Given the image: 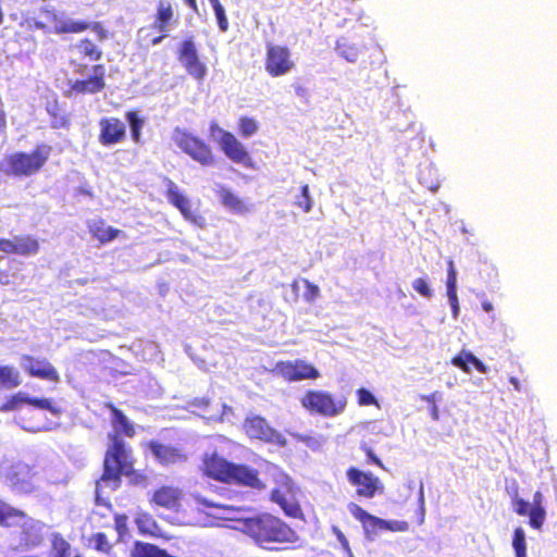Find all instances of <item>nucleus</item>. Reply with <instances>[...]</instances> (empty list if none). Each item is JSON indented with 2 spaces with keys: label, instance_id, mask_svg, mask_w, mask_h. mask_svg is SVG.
Instances as JSON below:
<instances>
[{
  "label": "nucleus",
  "instance_id": "obj_1",
  "mask_svg": "<svg viewBox=\"0 0 557 557\" xmlns=\"http://www.w3.org/2000/svg\"><path fill=\"white\" fill-rule=\"evenodd\" d=\"M240 530L263 548L272 543H295L298 540L292 528L270 513L245 518Z\"/></svg>",
  "mask_w": 557,
  "mask_h": 557
},
{
  "label": "nucleus",
  "instance_id": "obj_2",
  "mask_svg": "<svg viewBox=\"0 0 557 557\" xmlns=\"http://www.w3.org/2000/svg\"><path fill=\"white\" fill-rule=\"evenodd\" d=\"M111 441L104 459L103 474L96 484V500L99 505L108 504L102 494L107 490L115 491L121 484V475H128L133 469L124 441L116 435L112 436Z\"/></svg>",
  "mask_w": 557,
  "mask_h": 557
},
{
  "label": "nucleus",
  "instance_id": "obj_3",
  "mask_svg": "<svg viewBox=\"0 0 557 557\" xmlns=\"http://www.w3.org/2000/svg\"><path fill=\"white\" fill-rule=\"evenodd\" d=\"M205 472L219 481L239 483L251 487L260 486L256 471L246 466L231 463L216 454L205 460Z\"/></svg>",
  "mask_w": 557,
  "mask_h": 557
},
{
  "label": "nucleus",
  "instance_id": "obj_4",
  "mask_svg": "<svg viewBox=\"0 0 557 557\" xmlns=\"http://www.w3.org/2000/svg\"><path fill=\"white\" fill-rule=\"evenodd\" d=\"M51 147L47 145L37 146L30 153L14 152L7 156L1 162L2 170L13 176H30L36 174L47 162Z\"/></svg>",
  "mask_w": 557,
  "mask_h": 557
},
{
  "label": "nucleus",
  "instance_id": "obj_5",
  "mask_svg": "<svg viewBox=\"0 0 557 557\" xmlns=\"http://www.w3.org/2000/svg\"><path fill=\"white\" fill-rule=\"evenodd\" d=\"M0 478L15 493L28 494L38 486L33 467L23 461H4L0 467Z\"/></svg>",
  "mask_w": 557,
  "mask_h": 557
},
{
  "label": "nucleus",
  "instance_id": "obj_6",
  "mask_svg": "<svg viewBox=\"0 0 557 557\" xmlns=\"http://www.w3.org/2000/svg\"><path fill=\"white\" fill-rule=\"evenodd\" d=\"M172 139L175 145L194 161L203 166L213 164L214 157L211 148L199 137L193 135L186 129L176 127L173 131Z\"/></svg>",
  "mask_w": 557,
  "mask_h": 557
},
{
  "label": "nucleus",
  "instance_id": "obj_7",
  "mask_svg": "<svg viewBox=\"0 0 557 557\" xmlns=\"http://www.w3.org/2000/svg\"><path fill=\"white\" fill-rule=\"evenodd\" d=\"M16 524H21L25 529L27 545L37 546L41 543L42 537L37 533L41 531L42 524L27 518L23 511L0 499V525L12 527Z\"/></svg>",
  "mask_w": 557,
  "mask_h": 557
},
{
  "label": "nucleus",
  "instance_id": "obj_8",
  "mask_svg": "<svg viewBox=\"0 0 557 557\" xmlns=\"http://www.w3.org/2000/svg\"><path fill=\"white\" fill-rule=\"evenodd\" d=\"M301 404L309 411L324 417L338 416L346 406V401H336L330 393L323 391H309L302 397Z\"/></svg>",
  "mask_w": 557,
  "mask_h": 557
},
{
  "label": "nucleus",
  "instance_id": "obj_9",
  "mask_svg": "<svg viewBox=\"0 0 557 557\" xmlns=\"http://www.w3.org/2000/svg\"><path fill=\"white\" fill-rule=\"evenodd\" d=\"M294 67L295 62L292 60V53L288 48L278 45H268L265 70L271 76H283Z\"/></svg>",
  "mask_w": 557,
  "mask_h": 557
},
{
  "label": "nucleus",
  "instance_id": "obj_10",
  "mask_svg": "<svg viewBox=\"0 0 557 557\" xmlns=\"http://www.w3.org/2000/svg\"><path fill=\"white\" fill-rule=\"evenodd\" d=\"M244 429L251 438L261 440L282 447L286 445L285 437L276 430L272 429L267 420L260 416L247 417Z\"/></svg>",
  "mask_w": 557,
  "mask_h": 557
},
{
  "label": "nucleus",
  "instance_id": "obj_11",
  "mask_svg": "<svg viewBox=\"0 0 557 557\" xmlns=\"http://www.w3.org/2000/svg\"><path fill=\"white\" fill-rule=\"evenodd\" d=\"M178 60L187 73L197 81L207 75V66L199 60L198 51L193 37L184 40L178 50Z\"/></svg>",
  "mask_w": 557,
  "mask_h": 557
},
{
  "label": "nucleus",
  "instance_id": "obj_12",
  "mask_svg": "<svg viewBox=\"0 0 557 557\" xmlns=\"http://www.w3.org/2000/svg\"><path fill=\"white\" fill-rule=\"evenodd\" d=\"M273 371L292 382L308 379L314 380L320 376L319 371L312 364L300 359L277 362Z\"/></svg>",
  "mask_w": 557,
  "mask_h": 557
},
{
  "label": "nucleus",
  "instance_id": "obj_13",
  "mask_svg": "<svg viewBox=\"0 0 557 557\" xmlns=\"http://www.w3.org/2000/svg\"><path fill=\"white\" fill-rule=\"evenodd\" d=\"M166 196L169 201L181 211V213L187 221L197 225L198 227H205L206 219L191 211L190 201L188 200V198L185 197L180 191L177 185L170 180H168L166 182Z\"/></svg>",
  "mask_w": 557,
  "mask_h": 557
},
{
  "label": "nucleus",
  "instance_id": "obj_14",
  "mask_svg": "<svg viewBox=\"0 0 557 557\" xmlns=\"http://www.w3.org/2000/svg\"><path fill=\"white\" fill-rule=\"evenodd\" d=\"M191 497L198 505L213 509L211 512H205L207 517L218 521H238L243 523L245 518L238 516L240 509L234 506L224 505L209 500L200 494H191Z\"/></svg>",
  "mask_w": 557,
  "mask_h": 557
},
{
  "label": "nucleus",
  "instance_id": "obj_15",
  "mask_svg": "<svg viewBox=\"0 0 557 557\" xmlns=\"http://www.w3.org/2000/svg\"><path fill=\"white\" fill-rule=\"evenodd\" d=\"M104 74L106 69L103 65H94L91 67V75L87 78L71 82V92L77 95L100 92L106 86Z\"/></svg>",
  "mask_w": 557,
  "mask_h": 557
},
{
  "label": "nucleus",
  "instance_id": "obj_16",
  "mask_svg": "<svg viewBox=\"0 0 557 557\" xmlns=\"http://www.w3.org/2000/svg\"><path fill=\"white\" fill-rule=\"evenodd\" d=\"M22 369L32 376L44 380L59 382L60 377L54 367L47 359H34L28 355H23L20 362Z\"/></svg>",
  "mask_w": 557,
  "mask_h": 557
},
{
  "label": "nucleus",
  "instance_id": "obj_17",
  "mask_svg": "<svg viewBox=\"0 0 557 557\" xmlns=\"http://www.w3.org/2000/svg\"><path fill=\"white\" fill-rule=\"evenodd\" d=\"M348 481L357 486V494L367 498H372L380 485V480L372 473L350 468L347 471Z\"/></svg>",
  "mask_w": 557,
  "mask_h": 557
},
{
  "label": "nucleus",
  "instance_id": "obj_18",
  "mask_svg": "<svg viewBox=\"0 0 557 557\" xmlns=\"http://www.w3.org/2000/svg\"><path fill=\"white\" fill-rule=\"evenodd\" d=\"M39 250V243L32 236H14L12 239H0V251L22 256H33Z\"/></svg>",
  "mask_w": 557,
  "mask_h": 557
},
{
  "label": "nucleus",
  "instance_id": "obj_19",
  "mask_svg": "<svg viewBox=\"0 0 557 557\" xmlns=\"http://www.w3.org/2000/svg\"><path fill=\"white\" fill-rule=\"evenodd\" d=\"M99 141L103 146L120 143L126 133L125 124L116 117H104L99 122Z\"/></svg>",
  "mask_w": 557,
  "mask_h": 557
},
{
  "label": "nucleus",
  "instance_id": "obj_20",
  "mask_svg": "<svg viewBox=\"0 0 557 557\" xmlns=\"http://www.w3.org/2000/svg\"><path fill=\"white\" fill-rule=\"evenodd\" d=\"M177 24L172 3L169 0H159L152 27L160 33H170Z\"/></svg>",
  "mask_w": 557,
  "mask_h": 557
},
{
  "label": "nucleus",
  "instance_id": "obj_21",
  "mask_svg": "<svg viewBox=\"0 0 557 557\" xmlns=\"http://www.w3.org/2000/svg\"><path fill=\"white\" fill-rule=\"evenodd\" d=\"M149 449L153 457L164 466L181 463L187 460V455L182 449L170 445L150 442Z\"/></svg>",
  "mask_w": 557,
  "mask_h": 557
},
{
  "label": "nucleus",
  "instance_id": "obj_22",
  "mask_svg": "<svg viewBox=\"0 0 557 557\" xmlns=\"http://www.w3.org/2000/svg\"><path fill=\"white\" fill-rule=\"evenodd\" d=\"M87 227L89 233L100 242V244L104 245L112 242L114 238H117L122 231L114 228L108 225L101 219H91L87 222Z\"/></svg>",
  "mask_w": 557,
  "mask_h": 557
},
{
  "label": "nucleus",
  "instance_id": "obj_23",
  "mask_svg": "<svg viewBox=\"0 0 557 557\" xmlns=\"http://www.w3.org/2000/svg\"><path fill=\"white\" fill-rule=\"evenodd\" d=\"M220 149L235 163H245L249 159L246 148L233 134L220 145Z\"/></svg>",
  "mask_w": 557,
  "mask_h": 557
},
{
  "label": "nucleus",
  "instance_id": "obj_24",
  "mask_svg": "<svg viewBox=\"0 0 557 557\" xmlns=\"http://www.w3.org/2000/svg\"><path fill=\"white\" fill-rule=\"evenodd\" d=\"M182 491L172 486H162L154 492L152 500L166 509H175L180 505Z\"/></svg>",
  "mask_w": 557,
  "mask_h": 557
},
{
  "label": "nucleus",
  "instance_id": "obj_25",
  "mask_svg": "<svg viewBox=\"0 0 557 557\" xmlns=\"http://www.w3.org/2000/svg\"><path fill=\"white\" fill-rule=\"evenodd\" d=\"M221 203L233 213H244L248 211V207L244 201L223 185H216L214 188Z\"/></svg>",
  "mask_w": 557,
  "mask_h": 557
},
{
  "label": "nucleus",
  "instance_id": "obj_26",
  "mask_svg": "<svg viewBox=\"0 0 557 557\" xmlns=\"http://www.w3.org/2000/svg\"><path fill=\"white\" fill-rule=\"evenodd\" d=\"M52 21L57 34L81 33L88 29L90 26L87 22L74 21L57 13L52 14Z\"/></svg>",
  "mask_w": 557,
  "mask_h": 557
},
{
  "label": "nucleus",
  "instance_id": "obj_27",
  "mask_svg": "<svg viewBox=\"0 0 557 557\" xmlns=\"http://www.w3.org/2000/svg\"><path fill=\"white\" fill-rule=\"evenodd\" d=\"M451 363L467 373L470 372L469 364H472L481 373L487 372V367L472 352L466 350H462L458 356L453 358Z\"/></svg>",
  "mask_w": 557,
  "mask_h": 557
},
{
  "label": "nucleus",
  "instance_id": "obj_28",
  "mask_svg": "<svg viewBox=\"0 0 557 557\" xmlns=\"http://www.w3.org/2000/svg\"><path fill=\"white\" fill-rule=\"evenodd\" d=\"M22 383L20 372L13 366H0V388L13 389Z\"/></svg>",
  "mask_w": 557,
  "mask_h": 557
},
{
  "label": "nucleus",
  "instance_id": "obj_29",
  "mask_svg": "<svg viewBox=\"0 0 557 557\" xmlns=\"http://www.w3.org/2000/svg\"><path fill=\"white\" fill-rule=\"evenodd\" d=\"M290 286L296 298L302 297L306 301H312L319 295V287L310 281H293Z\"/></svg>",
  "mask_w": 557,
  "mask_h": 557
},
{
  "label": "nucleus",
  "instance_id": "obj_30",
  "mask_svg": "<svg viewBox=\"0 0 557 557\" xmlns=\"http://www.w3.org/2000/svg\"><path fill=\"white\" fill-rule=\"evenodd\" d=\"M108 407L110 408V410L112 412V416H113L112 417V423H113L114 430L116 432L124 433L126 436H133L134 435V428L129 423V421L126 418V416L121 410H119L117 408H115L111 404H109Z\"/></svg>",
  "mask_w": 557,
  "mask_h": 557
},
{
  "label": "nucleus",
  "instance_id": "obj_31",
  "mask_svg": "<svg viewBox=\"0 0 557 557\" xmlns=\"http://www.w3.org/2000/svg\"><path fill=\"white\" fill-rule=\"evenodd\" d=\"M48 557H71V544L61 534L54 533Z\"/></svg>",
  "mask_w": 557,
  "mask_h": 557
},
{
  "label": "nucleus",
  "instance_id": "obj_32",
  "mask_svg": "<svg viewBox=\"0 0 557 557\" xmlns=\"http://www.w3.org/2000/svg\"><path fill=\"white\" fill-rule=\"evenodd\" d=\"M542 495L536 492L533 497L532 509L530 511V525L534 529H540L545 519V510L541 506Z\"/></svg>",
  "mask_w": 557,
  "mask_h": 557
},
{
  "label": "nucleus",
  "instance_id": "obj_33",
  "mask_svg": "<svg viewBox=\"0 0 557 557\" xmlns=\"http://www.w3.org/2000/svg\"><path fill=\"white\" fill-rule=\"evenodd\" d=\"M335 49L341 57L350 63L356 62L359 57V49L355 45H350L345 38L337 40Z\"/></svg>",
  "mask_w": 557,
  "mask_h": 557
},
{
  "label": "nucleus",
  "instance_id": "obj_34",
  "mask_svg": "<svg viewBox=\"0 0 557 557\" xmlns=\"http://www.w3.org/2000/svg\"><path fill=\"white\" fill-rule=\"evenodd\" d=\"M382 519L370 515V517L362 522L366 539L374 541L379 534V531L383 530L381 523Z\"/></svg>",
  "mask_w": 557,
  "mask_h": 557
},
{
  "label": "nucleus",
  "instance_id": "obj_35",
  "mask_svg": "<svg viewBox=\"0 0 557 557\" xmlns=\"http://www.w3.org/2000/svg\"><path fill=\"white\" fill-rule=\"evenodd\" d=\"M127 122L131 127L132 138L135 143L140 141V131L144 126V120L139 117L137 112L131 111L126 114Z\"/></svg>",
  "mask_w": 557,
  "mask_h": 557
},
{
  "label": "nucleus",
  "instance_id": "obj_36",
  "mask_svg": "<svg viewBox=\"0 0 557 557\" xmlns=\"http://www.w3.org/2000/svg\"><path fill=\"white\" fill-rule=\"evenodd\" d=\"M512 547L516 553V557H527L525 550V533L522 528H517L513 533Z\"/></svg>",
  "mask_w": 557,
  "mask_h": 557
},
{
  "label": "nucleus",
  "instance_id": "obj_37",
  "mask_svg": "<svg viewBox=\"0 0 557 557\" xmlns=\"http://www.w3.org/2000/svg\"><path fill=\"white\" fill-rule=\"evenodd\" d=\"M27 400H29V396H27L24 393H17L14 396H12L10 399H8L1 407L0 411H14L18 410L20 407L23 404H27Z\"/></svg>",
  "mask_w": 557,
  "mask_h": 557
},
{
  "label": "nucleus",
  "instance_id": "obj_38",
  "mask_svg": "<svg viewBox=\"0 0 557 557\" xmlns=\"http://www.w3.org/2000/svg\"><path fill=\"white\" fill-rule=\"evenodd\" d=\"M295 206L302 209L305 212H310L313 207V199L310 196L309 186L304 185L301 193L295 199Z\"/></svg>",
  "mask_w": 557,
  "mask_h": 557
},
{
  "label": "nucleus",
  "instance_id": "obj_39",
  "mask_svg": "<svg viewBox=\"0 0 557 557\" xmlns=\"http://www.w3.org/2000/svg\"><path fill=\"white\" fill-rule=\"evenodd\" d=\"M283 488H275L271 493V499L278 504L281 507L286 503V492L292 488L290 479L287 475H283Z\"/></svg>",
  "mask_w": 557,
  "mask_h": 557
},
{
  "label": "nucleus",
  "instance_id": "obj_40",
  "mask_svg": "<svg viewBox=\"0 0 557 557\" xmlns=\"http://www.w3.org/2000/svg\"><path fill=\"white\" fill-rule=\"evenodd\" d=\"M78 49L82 53L89 57L91 60L98 61L101 59L102 52L97 46L88 39H84L78 45Z\"/></svg>",
  "mask_w": 557,
  "mask_h": 557
},
{
  "label": "nucleus",
  "instance_id": "obj_41",
  "mask_svg": "<svg viewBox=\"0 0 557 557\" xmlns=\"http://www.w3.org/2000/svg\"><path fill=\"white\" fill-rule=\"evenodd\" d=\"M232 133L223 129L215 121L210 123V138L220 146Z\"/></svg>",
  "mask_w": 557,
  "mask_h": 557
},
{
  "label": "nucleus",
  "instance_id": "obj_42",
  "mask_svg": "<svg viewBox=\"0 0 557 557\" xmlns=\"http://www.w3.org/2000/svg\"><path fill=\"white\" fill-rule=\"evenodd\" d=\"M447 296L449 300V305L453 310L454 318H457L459 313V305L456 293V281H447Z\"/></svg>",
  "mask_w": 557,
  "mask_h": 557
},
{
  "label": "nucleus",
  "instance_id": "obj_43",
  "mask_svg": "<svg viewBox=\"0 0 557 557\" xmlns=\"http://www.w3.org/2000/svg\"><path fill=\"white\" fill-rule=\"evenodd\" d=\"M239 129L244 137H250L258 131V123L250 117H242L239 121Z\"/></svg>",
  "mask_w": 557,
  "mask_h": 557
},
{
  "label": "nucleus",
  "instance_id": "obj_44",
  "mask_svg": "<svg viewBox=\"0 0 557 557\" xmlns=\"http://www.w3.org/2000/svg\"><path fill=\"white\" fill-rule=\"evenodd\" d=\"M380 523L383 530H388L392 532H406L409 529V524L406 521L382 519V522Z\"/></svg>",
  "mask_w": 557,
  "mask_h": 557
},
{
  "label": "nucleus",
  "instance_id": "obj_45",
  "mask_svg": "<svg viewBox=\"0 0 557 557\" xmlns=\"http://www.w3.org/2000/svg\"><path fill=\"white\" fill-rule=\"evenodd\" d=\"M512 506H513V510L519 516H529L530 517V511L532 509L531 503H529L522 498H519L518 496H515L512 499Z\"/></svg>",
  "mask_w": 557,
  "mask_h": 557
},
{
  "label": "nucleus",
  "instance_id": "obj_46",
  "mask_svg": "<svg viewBox=\"0 0 557 557\" xmlns=\"http://www.w3.org/2000/svg\"><path fill=\"white\" fill-rule=\"evenodd\" d=\"M27 404L33 405L39 409L49 410L50 412L58 414L59 410L52 405V403L47 398H30L27 400Z\"/></svg>",
  "mask_w": 557,
  "mask_h": 557
},
{
  "label": "nucleus",
  "instance_id": "obj_47",
  "mask_svg": "<svg viewBox=\"0 0 557 557\" xmlns=\"http://www.w3.org/2000/svg\"><path fill=\"white\" fill-rule=\"evenodd\" d=\"M349 512L361 523L370 517V513L363 510L360 506L355 503L348 505Z\"/></svg>",
  "mask_w": 557,
  "mask_h": 557
},
{
  "label": "nucleus",
  "instance_id": "obj_48",
  "mask_svg": "<svg viewBox=\"0 0 557 557\" xmlns=\"http://www.w3.org/2000/svg\"><path fill=\"white\" fill-rule=\"evenodd\" d=\"M213 11H214L220 30L225 33L228 29V21H227L224 8L223 7L218 8L216 10H213Z\"/></svg>",
  "mask_w": 557,
  "mask_h": 557
},
{
  "label": "nucleus",
  "instance_id": "obj_49",
  "mask_svg": "<svg viewBox=\"0 0 557 557\" xmlns=\"http://www.w3.org/2000/svg\"><path fill=\"white\" fill-rule=\"evenodd\" d=\"M359 404L362 406L372 405L375 403V397L371 392L364 388L358 391Z\"/></svg>",
  "mask_w": 557,
  "mask_h": 557
},
{
  "label": "nucleus",
  "instance_id": "obj_50",
  "mask_svg": "<svg viewBox=\"0 0 557 557\" xmlns=\"http://www.w3.org/2000/svg\"><path fill=\"white\" fill-rule=\"evenodd\" d=\"M413 288L422 296L430 298L432 296L431 288L425 281H414Z\"/></svg>",
  "mask_w": 557,
  "mask_h": 557
},
{
  "label": "nucleus",
  "instance_id": "obj_51",
  "mask_svg": "<svg viewBox=\"0 0 557 557\" xmlns=\"http://www.w3.org/2000/svg\"><path fill=\"white\" fill-rule=\"evenodd\" d=\"M284 512L289 516V517H298L299 513H300V508L298 505L296 504H292V503H285L283 506H282Z\"/></svg>",
  "mask_w": 557,
  "mask_h": 557
},
{
  "label": "nucleus",
  "instance_id": "obj_52",
  "mask_svg": "<svg viewBox=\"0 0 557 557\" xmlns=\"http://www.w3.org/2000/svg\"><path fill=\"white\" fill-rule=\"evenodd\" d=\"M90 26L89 28H91V30H94L99 39H104L107 37V32L101 27V25L99 23H89Z\"/></svg>",
  "mask_w": 557,
  "mask_h": 557
},
{
  "label": "nucleus",
  "instance_id": "obj_53",
  "mask_svg": "<svg viewBox=\"0 0 557 557\" xmlns=\"http://www.w3.org/2000/svg\"><path fill=\"white\" fill-rule=\"evenodd\" d=\"M336 535H337V539L338 541L341 542V544L343 545V547L347 550V552H350L349 549V544H348V541L347 539L345 537V535L338 530V529H334ZM351 555V553H349Z\"/></svg>",
  "mask_w": 557,
  "mask_h": 557
},
{
  "label": "nucleus",
  "instance_id": "obj_54",
  "mask_svg": "<svg viewBox=\"0 0 557 557\" xmlns=\"http://www.w3.org/2000/svg\"><path fill=\"white\" fill-rule=\"evenodd\" d=\"M209 405V400L207 398H196L191 406L196 408H206Z\"/></svg>",
  "mask_w": 557,
  "mask_h": 557
},
{
  "label": "nucleus",
  "instance_id": "obj_55",
  "mask_svg": "<svg viewBox=\"0 0 557 557\" xmlns=\"http://www.w3.org/2000/svg\"><path fill=\"white\" fill-rule=\"evenodd\" d=\"M419 504H420V510L422 512H424V488H423L422 482L420 483V488H419Z\"/></svg>",
  "mask_w": 557,
  "mask_h": 557
},
{
  "label": "nucleus",
  "instance_id": "obj_56",
  "mask_svg": "<svg viewBox=\"0 0 557 557\" xmlns=\"http://www.w3.org/2000/svg\"><path fill=\"white\" fill-rule=\"evenodd\" d=\"M216 520L209 518L206 522H203L201 525L205 528H214V527H221L222 524L219 522H215Z\"/></svg>",
  "mask_w": 557,
  "mask_h": 557
},
{
  "label": "nucleus",
  "instance_id": "obj_57",
  "mask_svg": "<svg viewBox=\"0 0 557 557\" xmlns=\"http://www.w3.org/2000/svg\"><path fill=\"white\" fill-rule=\"evenodd\" d=\"M430 413H431V417L434 421H438L440 419V412H438V408L436 405H432L431 408H430Z\"/></svg>",
  "mask_w": 557,
  "mask_h": 557
},
{
  "label": "nucleus",
  "instance_id": "obj_58",
  "mask_svg": "<svg viewBox=\"0 0 557 557\" xmlns=\"http://www.w3.org/2000/svg\"><path fill=\"white\" fill-rule=\"evenodd\" d=\"M103 545H107L106 536L103 534L97 535V548L103 549Z\"/></svg>",
  "mask_w": 557,
  "mask_h": 557
},
{
  "label": "nucleus",
  "instance_id": "obj_59",
  "mask_svg": "<svg viewBox=\"0 0 557 557\" xmlns=\"http://www.w3.org/2000/svg\"><path fill=\"white\" fill-rule=\"evenodd\" d=\"M184 1L195 13H198V5H197L196 0H184Z\"/></svg>",
  "mask_w": 557,
  "mask_h": 557
},
{
  "label": "nucleus",
  "instance_id": "obj_60",
  "mask_svg": "<svg viewBox=\"0 0 557 557\" xmlns=\"http://www.w3.org/2000/svg\"><path fill=\"white\" fill-rule=\"evenodd\" d=\"M422 399L430 403L431 405H435V401H436V394H431V395H428V396H422Z\"/></svg>",
  "mask_w": 557,
  "mask_h": 557
},
{
  "label": "nucleus",
  "instance_id": "obj_61",
  "mask_svg": "<svg viewBox=\"0 0 557 557\" xmlns=\"http://www.w3.org/2000/svg\"><path fill=\"white\" fill-rule=\"evenodd\" d=\"M369 458L379 466H382L381 460L373 454L371 449L368 450Z\"/></svg>",
  "mask_w": 557,
  "mask_h": 557
},
{
  "label": "nucleus",
  "instance_id": "obj_62",
  "mask_svg": "<svg viewBox=\"0 0 557 557\" xmlns=\"http://www.w3.org/2000/svg\"><path fill=\"white\" fill-rule=\"evenodd\" d=\"M448 278H456V271L453 265V261H449Z\"/></svg>",
  "mask_w": 557,
  "mask_h": 557
},
{
  "label": "nucleus",
  "instance_id": "obj_63",
  "mask_svg": "<svg viewBox=\"0 0 557 557\" xmlns=\"http://www.w3.org/2000/svg\"><path fill=\"white\" fill-rule=\"evenodd\" d=\"M509 381L513 385L516 391H518V392L521 391V386H520L518 379L511 376Z\"/></svg>",
  "mask_w": 557,
  "mask_h": 557
},
{
  "label": "nucleus",
  "instance_id": "obj_64",
  "mask_svg": "<svg viewBox=\"0 0 557 557\" xmlns=\"http://www.w3.org/2000/svg\"><path fill=\"white\" fill-rule=\"evenodd\" d=\"M168 34H169V33H162V35H161V36L156 37L154 39H152V45H154V46H156V45L161 44V42H162V40L166 37V35H168Z\"/></svg>",
  "mask_w": 557,
  "mask_h": 557
}]
</instances>
